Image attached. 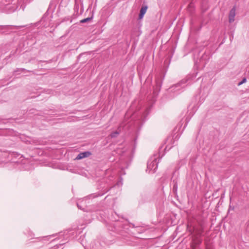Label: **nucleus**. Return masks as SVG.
Segmentation results:
<instances>
[{
  "label": "nucleus",
  "instance_id": "obj_1",
  "mask_svg": "<svg viewBox=\"0 0 249 249\" xmlns=\"http://www.w3.org/2000/svg\"><path fill=\"white\" fill-rule=\"evenodd\" d=\"M157 159L156 157L151 158L147 162V171L149 173H154L158 168Z\"/></svg>",
  "mask_w": 249,
  "mask_h": 249
},
{
  "label": "nucleus",
  "instance_id": "obj_2",
  "mask_svg": "<svg viewBox=\"0 0 249 249\" xmlns=\"http://www.w3.org/2000/svg\"><path fill=\"white\" fill-rule=\"evenodd\" d=\"M235 11L236 9L235 6L233 7L230 11L229 14V21L231 23L234 21V18L236 15Z\"/></svg>",
  "mask_w": 249,
  "mask_h": 249
},
{
  "label": "nucleus",
  "instance_id": "obj_3",
  "mask_svg": "<svg viewBox=\"0 0 249 249\" xmlns=\"http://www.w3.org/2000/svg\"><path fill=\"white\" fill-rule=\"evenodd\" d=\"M123 185V178L120 177L119 180L117 181V182L112 187H110V191L112 192L114 191L115 189H117L118 191L120 190V188Z\"/></svg>",
  "mask_w": 249,
  "mask_h": 249
},
{
  "label": "nucleus",
  "instance_id": "obj_4",
  "mask_svg": "<svg viewBox=\"0 0 249 249\" xmlns=\"http://www.w3.org/2000/svg\"><path fill=\"white\" fill-rule=\"evenodd\" d=\"M91 155V153L89 151H85L84 152L80 153L76 157L75 159L79 160L82 159L83 158L88 157L89 156Z\"/></svg>",
  "mask_w": 249,
  "mask_h": 249
},
{
  "label": "nucleus",
  "instance_id": "obj_5",
  "mask_svg": "<svg viewBox=\"0 0 249 249\" xmlns=\"http://www.w3.org/2000/svg\"><path fill=\"white\" fill-rule=\"evenodd\" d=\"M147 9V7L146 6H142L141 10H140V13L139 15V18L142 19L143 18L144 14H145L146 10Z\"/></svg>",
  "mask_w": 249,
  "mask_h": 249
},
{
  "label": "nucleus",
  "instance_id": "obj_6",
  "mask_svg": "<svg viewBox=\"0 0 249 249\" xmlns=\"http://www.w3.org/2000/svg\"><path fill=\"white\" fill-rule=\"evenodd\" d=\"M173 191L174 193H177V190H178V182H177V180L176 179H174L173 180Z\"/></svg>",
  "mask_w": 249,
  "mask_h": 249
},
{
  "label": "nucleus",
  "instance_id": "obj_7",
  "mask_svg": "<svg viewBox=\"0 0 249 249\" xmlns=\"http://www.w3.org/2000/svg\"><path fill=\"white\" fill-rule=\"evenodd\" d=\"M121 129L120 128H118L117 130L111 133V134L110 135V137H111V138L116 137L119 135Z\"/></svg>",
  "mask_w": 249,
  "mask_h": 249
},
{
  "label": "nucleus",
  "instance_id": "obj_8",
  "mask_svg": "<svg viewBox=\"0 0 249 249\" xmlns=\"http://www.w3.org/2000/svg\"><path fill=\"white\" fill-rule=\"evenodd\" d=\"M187 81H188V79H183L180 82H179L178 84H176L175 85V87L176 88H177V87H178L179 86H181V88H183L184 86H182V85L184 84L185 83H186Z\"/></svg>",
  "mask_w": 249,
  "mask_h": 249
},
{
  "label": "nucleus",
  "instance_id": "obj_9",
  "mask_svg": "<svg viewBox=\"0 0 249 249\" xmlns=\"http://www.w3.org/2000/svg\"><path fill=\"white\" fill-rule=\"evenodd\" d=\"M91 19H92L91 17V18L89 17V18H86L81 20L80 22L81 23H86V22L90 21Z\"/></svg>",
  "mask_w": 249,
  "mask_h": 249
},
{
  "label": "nucleus",
  "instance_id": "obj_10",
  "mask_svg": "<svg viewBox=\"0 0 249 249\" xmlns=\"http://www.w3.org/2000/svg\"><path fill=\"white\" fill-rule=\"evenodd\" d=\"M247 81V79L246 78H244L242 79V80L241 81H240L239 83H238V85L240 86V85H241L242 84H243V83H245Z\"/></svg>",
  "mask_w": 249,
  "mask_h": 249
},
{
  "label": "nucleus",
  "instance_id": "obj_11",
  "mask_svg": "<svg viewBox=\"0 0 249 249\" xmlns=\"http://www.w3.org/2000/svg\"><path fill=\"white\" fill-rule=\"evenodd\" d=\"M200 226H201V229H200L199 230V231H198V234H199L200 235H201L203 231V228L202 225L201 224L200 225Z\"/></svg>",
  "mask_w": 249,
  "mask_h": 249
},
{
  "label": "nucleus",
  "instance_id": "obj_12",
  "mask_svg": "<svg viewBox=\"0 0 249 249\" xmlns=\"http://www.w3.org/2000/svg\"><path fill=\"white\" fill-rule=\"evenodd\" d=\"M201 242H202V240L201 239H198L197 242H196V243L197 244H199L201 243Z\"/></svg>",
  "mask_w": 249,
  "mask_h": 249
},
{
  "label": "nucleus",
  "instance_id": "obj_13",
  "mask_svg": "<svg viewBox=\"0 0 249 249\" xmlns=\"http://www.w3.org/2000/svg\"><path fill=\"white\" fill-rule=\"evenodd\" d=\"M77 207L79 209H81V207L80 206L79 204H77Z\"/></svg>",
  "mask_w": 249,
  "mask_h": 249
},
{
  "label": "nucleus",
  "instance_id": "obj_14",
  "mask_svg": "<svg viewBox=\"0 0 249 249\" xmlns=\"http://www.w3.org/2000/svg\"><path fill=\"white\" fill-rule=\"evenodd\" d=\"M192 249H195V248L194 247H192Z\"/></svg>",
  "mask_w": 249,
  "mask_h": 249
}]
</instances>
